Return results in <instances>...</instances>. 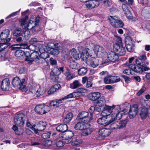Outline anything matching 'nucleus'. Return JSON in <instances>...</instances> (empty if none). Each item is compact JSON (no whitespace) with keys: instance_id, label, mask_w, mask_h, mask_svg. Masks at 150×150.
I'll use <instances>...</instances> for the list:
<instances>
[{"instance_id":"obj_35","label":"nucleus","mask_w":150,"mask_h":150,"mask_svg":"<svg viewBox=\"0 0 150 150\" xmlns=\"http://www.w3.org/2000/svg\"><path fill=\"white\" fill-rule=\"evenodd\" d=\"M126 112V110H123L117 112L113 113V114L116 120H119L121 118L123 114L125 115V112Z\"/></svg>"},{"instance_id":"obj_37","label":"nucleus","mask_w":150,"mask_h":150,"mask_svg":"<svg viewBox=\"0 0 150 150\" xmlns=\"http://www.w3.org/2000/svg\"><path fill=\"white\" fill-rule=\"evenodd\" d=\"M73 116V114L71 112L67 113L64 120V122L66 123H69L72 119Z\"/></svg>"},{"instance_id":"obj_63","label":"nucleus","mask_w":150,"mask_h":150,"mask_svg":"<svg viewBox=\"0 0 150 150\" xmlns=\"http://www.w3.org/2000/svg\"><path fill=\"white\" fill-rule=\"evenodd\" d=\"M18 46L19 48L21 49H28V46L26 43L21 44L18 45Z\"/></svg>"},{"instance_id":"obj_34","label":"nucleus","mask_w":150,"mask_h":150,"mask_svg":"<svg viewBox=\"0 0 150 150\" xmlns=\"http://www.w3.org/2000/svg\"><path fill=\"white\" fill-rule=\"evenodd\" d=\"M25 30V31L23 33H22L21 36L23 38V40H27L30 38V32L29 31L30 29H23Z\"/></svg>"},{"instance_id":"obj_23","label":"nucleus","mask_w":150,"mask_h":150,"mask_svg":"<svg viewBox=\"0 0 150 150\" xmlns=\"http://www.w3.org/2000/svg\"><path fill=\"white\" fill-rule=\"evenodd\" d=\"M10 83L8 79H4L2 81L1 87L2 90L4 91H7L9 88Z\"/></svg>"},{"instance_id":"obj_13","label":"nucleus","mask_w":150,"mask_h":150,"mask_svg":"<svg viewBox=\"0 0 150 150\" xmlns=\"http://www.w3.org/2000/svg\"><path fill=\"white\" fill-rule=\"evenodd\" d=\"M107 58L111 62H115L117 61L119 58L118 56L114 51L109 52L107 54Z\"/></svg>"},{"instance_id":"obj_33","label":"nucleus","mask_w":150,"mask_h":150,"mask_svg":"<svg viewBox=\"0 0 150 150\" xmlns=\"http://www.w3.org/2000/svg\"><path fill=\"white\" fill-rule=\"evenodd\" d=\"M106 101L103 96L99 98L96 102L97 105L100 107H103L105 105Z\"/></svg>"},{"instance_id":"obj_17","label":"nucleus","mask_w":150,"mask_h":150,"mask_svg":"<svg viewBox=\"0 0 150 150\" xmlns=\"http://www.w3.org/2000/svg\"><path fill=\"white\" fill-rule=\"evenodd\" d=\"M87 91L86 89L83 88H78L77 89L76 92H74L69 94L71 96H70L71 98H72L79 96V94L86 93Z\"/></svg>"},{"instance_id":"obj_29","label":"nucleus","mask_w":150,"mask_h":150,"mask_svg":"<svg viewBox=\"0 0 150 150\" xmlns=\"http://www.w3.org/2000/svg\"><path fill=\"white\" fill-rule=\"evenodd\" d=\"M69 54L71 58H73L76 60H79L80 58L79 54L77 53L76 50L74 48L70 51Z\"/></svg>"},{"instance_id":"obj_6","label":"nucleus","mask_w":150,"mask_h":150,"mask_svg":"<svg viewBox=\"0 0 150 150\" xmlns=\"http://www.w3.org/2000/svg\"><path fill=\"white\" fill-rule=\"evenodd\" d=\"M25 116L24 114L22 113L16 114L14 118V122L15 124L19 126H23L25 120Z\"/></svg>"},{"instance_id":"obj_43","label":"nucleus","mask_w":150,"mask_h":150,"mask_svg":"<svg viewBox=\"0 0 150 150\" xmlns=\"http://www.w3.org/2000/svg\"><path fill=\"white\" fill-rule=\"evenodd\" d=\"M88 71L87 69L85 67H82L79 69L78 71V74L79 75H84Z\"/></svg>"},{"instance_id":"obj_5","label":"nucleus","mask_w":150,"mask_h":150,"mask_svg":"<svg viewBox=\"0 0 150 150\" xmlns=\"http://www.w3.org/2000/svg\"><path fill=\"white\" fill-rule=\"evenodd\" d=\"M64 71V68L63 67H54L50 72V75L53 81L58 82L59 80V75L61 73H63Z\"/></svg>"},{"instance_id":"obj_30","label":"nucleus","mask_w":150,"mask_h":150,"mask_svg":"<svg viewBox=\"0 0 150 150\" xmlns=\"http://www.w3.org/2000/svg\"><path fill=\"white\" fill-rule=\"evenodd\" d=\"M122 8L125 14L126 15L127 18L129 19H132L133 17L131 15V12L127 8V6L125 4H123Z\"/></svg>"},{"instance_id":"obj_41","label":"nucleus","mask_w":150,"mask_h":150,"mask_svg":"<svg viewBox=\"0 0 150 150\" xmlns=\"http://www.w3.org/2000/svg\"><path fill=\"white\" fill-rule=\"evenodd\" d=\"M44 54H47V53H42L40 56L35 59V62L41 64L44 63L45 62V59L46 58V57H42Z\"/></svg>"},{"instance_id":"obj_21","label":"nucleus","mask_w":150,"mask_h":150,"mask_svg":"<svg viewBox=\"0 0 150 150\" xmlns=\"http://www.w3.org/2000/svg\"><path fill=\"white\" fill-rule=\"evenodd\" d=\"M10 34V31L8 29L3 31L1 33L0 36V39L3 40H6V42H8L11 40L10 38H7L8 37Z\"/></svg>"},{"instance_id":"obj_44","label":"nucleus","mask_w":150,"mask_h":150,"mask_svg":"<svg viewBox=\"0 0 150 150\" xmlns=\"http://www.w3.org/2000/svg\"><path fill=\"white\" fill-rule=\"evenodd\" d=\"M107 120H108V125L111 123H112L114 122L116 120H117L113 113H112L110 115Z\"/></svg>"},{"instance_id":"obj_4","label":"nucleus","mask_w":150,"mask_h":150,"mask_svg":"<svg viewBox=\"0 0 150 150\" xmlns=\"http://www.w3.org/2000/svg\"><path fill=\"white\" fill-rule=\"evenodd\" d=\"M93 53L92 51L90 52L91 56L92 58H96L98 56L99 57L102 56L105 53V50L103 47L98 45H96L93 49Z\"/></svg>"},{"instance_id":"obj_60","label":"nucleus","mask_w":150,"mask_h":150,"mask_svg":"<svg viewBox=\"0 0 150 150\" xmlns=\"http://www.w3.org/2000/svg\"><path fill=\"white\" fill-rule=\"evenodd\" d=\"M132 70L131 69H125L123 71V73L127 75H129L133 74Z\"/></svg>"},{"instance_id":"obj_36","label":"nucleus","mask_w":150,"mask_h":150,"mask_svg":"<svg viewBox=\"0 0 150 150\" xmlns=\"http://www.w3.org/2000/svg\"><path fill=\"white\" fill-rule=\"evenodd\" d=\"M88 48H87V49H86V51L83 52L81 54V57L83 61H86L88 59L89 55L91 56L90 54V53L89 54L88 53Z\"/></svg>"},{"instance_id":"obj_12","label":"nucleus","mask_w":150,"mask_h":150,"mask_svg":"<svg viewBox=\"0 0 150 150\" xmlns=\"http://www.w3.org/2000/svg\"><path fill=\"white\" fill-rule=\"evenodd\" d=\"M77 117L80 120L86 122L90 121L92 119V116L89 118L88 113L86 112H83L80 113L78 115Z\"/></svg>"},{"instance_id":"obj_2","label":"nucleus","mask_w":150,"mask_h":150,"mask_svg":"<svg viewBox=\"0 0 150 150\" xmlns=\"http://www.w3.org/2000/svg\"><path fill=\"white\" fill-rule=\"evenodd\" d=\"M108 19L110 25L115 28L122 27L124 25V23L118 17L116 16L109 17Z\"/></svg>"},{"instance_id":"obj_27","label":"nucleus","mask_w":150,"mask_h":150,"mask_svg":"<svg viewBox=\"0 0 150 150\" xmlns=\"http://www.w3.org/2000/svg\"><path fill=\"white\" fill-rule=\"evenodd\" d=\"M135 62L137 65L144 67L145 71L149 70V67L146 66L144 61L142 59L139 57L136 59Z\"/></svg>"},{"instance_id":"obj_9","label":"nucleus","mask_w":150,"mask_h":150,"mask_svg":"<svg viewBox=\"0 0 150 150\" xmlns=\"http://www.w3.org/2000/svg\"><path fill=\"white\" fill-rule=\"evenodd\" d=\"M61 45L60 43L54 44L53 43H51L49 45V47L51 49V54L55 56L57 55L59 53V50L61 49L60 46Z\"/></svg>"},{"instance_id":"obj_62","label":"nucleus","mask_w":150,"mask_h":150,"mask_svg":"<svg viewBox=\"0 0 150 150\" xmlns=\"http://www.w3.org/2000/svg\"><path fill=\"white\" fill-rule=\"evenodd\" d=\"M79 65L77 63L74 62L71 64L70 67L72 69H76L78 68Z\"/></svg>"},{"instance_id":"obj_10","label":"nucleus","mask_w":150,"mask_h":150,"mask_svg":"<svg viewBox=\"0 0 150 150\" xmlns=\"http://www.w3.org/2000/svg\"><path fill=\"white\" fill-rule=\"evenodd\" d=\"M73 135L74 134L72 131H66L63 134L61 138L62 140H65V143L68 144L71 142Z\"/></svg>"},{"instance_id":"obj_22","label":"nucleus","mask_w":150,"mask_h":150,"mask_svg":"<svg viewBox=\"0 0 150 150\" xmlns=\"http://www.w3.org/2000/svg\"><path fill=\"white\" fill-rule=\"evenodd\" d=\"M110 106H105L104 108V110L101 113V115L103 116L106 117L108 118L109 117L110 114L112 113V110Z\"/></svg>"},{"instance_id":"obj_26","label":"nucleus","mask_w":150,"mask_h":150,"mask_svg":"<svg viewBox=\"0 0 150 150\" xmlns=\"http://www.w3.org/2000/svg\"><path fill=\"white\" fill-rule=\"evenodd\" d=\"M88 124L84 122H78L75 126L74 128L76 130H83L86 129V127Z\"/></svg>"},{"instance_id":"obj_55","label":"nucleus","mask_w":150,"mask_h":150,"mask_svg":"<svg viewBox=\"0 0 150 150\" xmlns=\"http://www.w3.org/2000/svg\"><path fill=\"white\" fill-rule=\"evenodd\" d=\"M62 139H60L56 143V145L57 147H61L63 146L65 144V141L62 140Z\"/></svg>"},{"instance_id":"obj_32","label":"nucleus","mask_w":150,"mask_h":150,"mask_svg":"<svg viewBox=\"0 0 150 150\" xmlns=\"http://www.w3.org/2000/svg\"><path fill=\"white\" fill-rule=\"evenodd\" d=\"M108 119V118L106 117L103 116L98 119L97 122L99 124L103 125L104 126H106L108 125V120H107Z\"/></svg>"},{"instance_id":"obj_28","label":"nucleus","mask_w":150,"mask_h":150,"mask_svg":"<svg viewBox=\"0 0 150 150\" xmlns=\"http://www.w3.org/2000/svg\"><path fill=\"white\" fill-rule=\"evenodd\" d=\"M67 129V125L65 124H61L56 127L57 130L59 132H61L62 134L64 133Z\"/></svg>"},{"instance_id":"obj_1","label":"nucleus","mask_w":150,"mask_h":150,"mask_svg":"<svg viewBox=\"0 0 150 150\" xmlns=\"http://www.w3.org/2000/svg\"><path fill=\"white\" fill-rule=\"evenodd\" d=\"M39 17L32 16L30 21L28 20V17L26 16L25 18L21 19L19 22L21 26L23 29H30L35 33L38 32L40 30L38 24L39 22Z\"/></svg>"},{"instance_id":"obj_15","label":"nucleus","mask_w":150,"mask_h":150,"mask_svg":"<svg viewBox=\"0 0 150 150\" xmlns=\"http://www.w3.org/2000/svg\"><path fill=\"white\" fill-rule=\"evenodd\" d=\"M113 129H112L110 127L106 128H102L100 129L98 131V133L99 135L104 137L109 136L112 131Z\"/></svg>"},{"instance_id":"obj_25","label":"nucleus","mask_w":150,"mask_h":150,"mask_svg":"<svg viewBox=\"0 0 150 150\" xmlns=\"http://www.w3.org/2000/svg\"><path fill=\"white\" fill-rule=\"evenodd\" d=\"M46 124L45 122L43 121H40L39 123L35 125H34V127H36V130L38 131H41L44 130L46 127Z\"/></svg>"},{"instance_id":"obj_48","label":"nucleus","mask_w":150,"mask_h":150,"mask_svg":"<svg viewBox=\"0 0 150 150\" xmlns=\"http://www.w3.org/2000/svg\"><path fill=\"white\" fill-rule=\"evenodd\" d=\"M8 42L0 43V51H2L10 45V44Z\"/></svg>"},{"instance_id":"obj_8","label":"nucleus","mask_w":150,"mask_h":150,"mask_svg":"<svg viewBox=\"0 0 150 150\" xmlns=\"http://www.w3.org/2000/svg\"><path fill=\"white\" fill-rule=\"evenodd\" d=\"M113 50L117 54L120 56L124 55L126 53V50L125 47L117 43L113 45Z\"/></svg>"},{"instance_id":"obj_64","label":"nucleus","mask_w":150,"mask_h":150,"mask_svg":"<svg viewBox=\"0 0 150 150\" xmlns=\"http://www.w3.org/2000/svg\"><path fill=\"white\" fill-rule=\"evenodd\" d=\"M146 88L145 87H142L139 91L137 93V95L138 96L140 95L145 90Z\"/></svg>"},{"instance_id":"obj_14","label":"nucleus","mask_w":150,"mask_h":150,"mask_svg":"<svg viewBox=\"0 0 150 150\" xmlns=\"http://www.w3.org/2000/svg\"><path fill=\"white\" fill-rule=\"evenodd\" d=\"M99 4V1L97 0H88L85 5L87 8L92 9L98 6Z\"/></svg>"},{"instance_id":"obj_58","label":"nucleus","mask_w":150,"mask_h":150,"mask_svg":"<svg viewBox=\"0 0 150 150\" xmlns=\"http://www.w3.org/2000/svg\"><path fill=\"white\" fill-rule=\"evenodd\" d=\"M140 135L137 134L136 135H134L132 137V138H133L132 141L134 142H137L139 143L140 141Z\"/></svg>"},{"instance_id":"obj_61","label":"nucleus","mask_w":150,"mask_h":150,"mask_svg":"<svg viewBox=\"0 0 150 150\" xmlns=\"http://www.w3.org/2000/svg\"><path fill=\"white\" fill-rule=\"evenodd\" d=\"M50 135L51 133L50 132H47L42 134L41 136L43 139H47L50 137Z\"/></svg>"},{"instance_id":"obj_51","label":"nucleus","mask_w":150,"mask_h":150,"mask_svg":"<svg viewBox=\"0 0 150 150\" xmlns=\"http://www.w3.org/2000/svg\"><path fill=\"white\" fill-rule=\"evenodd\" d=\"M112 83L117 82L120 81V79L118 76L111 75Z\"/></svg>"},{"instance_id":"obj_46","label":"nucleus","mask_w":150,"mask_h":150,"mask_svg":"<svg viewBox=\"0 0 150 150\" xmlns=\"http://www.w3.org/2000/svg\"><path fill=\"white\" fill-rule=\"evenodd\" d=\"M93 131V129L91 128H87L86 127V129H84L83 132V135L86 136L90 134Z\"/></svg>"},{"instance_id":"obj_40","label":"nucleus","mask_w":150,"mask_h":150,"mask_svg":"<svg viewBox=\"0 0 150 150\" xmlns=\"http://www.w3.org/2000/svg\"><path fill=\"white\" fill-rule=\"evenodd\" d=\"M71 96L69 94L67 95L64 96L61 99H56L59 107L61 105V104L63 102L64 100H66L69 98H71Z\"/></svg>"},{"instance_id":"obj_52","label":"nucleus","mask_w":150,"mask_h":150,"mask_svg":"<svg viewBox=\"0 0 150 150\" xmlns=\"http://www.w3.org/2000/svg\"><path fill=\"white\" fill-rule=\"evenodd\" d=\"M66 76V79L67 80H70L73 79L74 76L72 74L70 73L69 71H67L64 73Z\"/></svg>"},{"instance_id":"obj_16","label":"nucleus","mask_w":150,"mask_h":150,"mask_svg":"<svg viewBox=\"0 0 150 150\" xmlns=\"http://www.w3.org/2000/svg\"><path fill=\"white\" fill-rule=\"evenodd\" d=\"M138 111V106L137 105H134L130 108L129 114V117L133 118L136 115Z\"/></svg>"},{"instance_id":"obj_11","label":"nucleus","mask_w":150,"mask_h":150,"mask_svg":"<svg viewBox=\"0 0 150 150\" xmlns=\"http://www.w3.org/2000/svg\"><path fill=\"white\" fill-rule=\"evenodd\" d=\"M133 42L130 37L126 38L125 39V42L126 47L128 52H133L134 50L135 45L134 44Z\"/></svg>"},{"instance_id":"obj_42","label":"nucleus","mask_w":150,"mask_h":150,"mask_svg":"<svg viewBox=\"0 0 150 150\" xmlns=\"http://www.w3.org/2000/svg\"><path fill=\"white\" fill-rule=\"evenodd\" d=\"M84 43H83L82 42H80L79 43H78L77 45V48L78 49V50L80 52H84L85 51H86V49L87 48H85L83 46L84 45Z\"/></svg>"},{"instance_id":"obj_57","label":"nucleus","mask_w":150,"mask_h":150,"mask_svg":"<svg viewBox=\"0 0 150 150\" xmlns=\"http://www.w3.org/2000/svg\"><path fill=\"white\" fill-rule=\"evenodd\" d=\"M50 106H52L54 108H57L59 107L56 99L51 101L50 103Z\"/></svg>"},{"instance_id":"obj_38","label":"nucleus","mask_w":150,"mask_h":150,"mask_svg":"<svg viewBox=\"0 0 150 150\" xmlns=\"http://www.w3.org/2000/svg\"><path fill=\"white\" fill-rule=\"evenodd\" d=\"M24 54V52L21 50H16L15 52V55L19 59H21Z\"/></svg>"},{"instance_id":"obj_54","label":"nucleus","mask_w":150,"mask_h":150,"mask_svg":"<svg viewBox=\"0 0 150 150\" xmlns=\"http://www.w3.org/2000/svg\"><path fill=\"white\" fill-rule=\"evenodd\" d=\"M44 93V91L43 89L40 87V88L37 90L35 94L36 96L39 97L42 95Z\"/></svg>"},{"instance_id":"obj_53","label":"nucleus","mask_w":150,"mask_h":150,"mask_svg":"<svg viewBox=\"0 0 150 150\" xmlns=\"http://www.w3.org/2000/svg\"><path fill=\"white\" fill-rule=\"evenodd\" d=\"M22 29L21 28H17L14 32L13 34L15 36H21Z\"/></svg>"},{"instance_id":"obj_19","label":"nucleus","mask_w":150,"mask_h":150,"mask_svg":"<svg viewBox=\"0 0 150 150\" xmlns=\"http://www.w3.org/2000/svg\"><path fill=\"white\" fill-rule=\"evenodd\" d=\"M101 95V93L98 92H93L89 94L88 97L90 100L96 101L98 100Z\"/></svg>"},{"instance_id":"obj_20","label":"nucleus","mask_w":150,"mask_h":150,"mask_svg":"<svg viewBox=\"0 0 150 150\" xmlns=\"http://www.w3.org/2000/svg\"><path fill=\"white\" fill-rule=\"evenodd\" d=\"M40 56L39 54L37 52H33L31 53L30 56V58L28 57L26 59V61H27L28 63L31 64L34 61Z\"/></svg>"},{"instance_id":"obj_45","label":"nucleus","mask_w":150,"mask_h":150,"mask_svg":"<svg viewBox=\"0 0 150 150\" xmlns=\"http://www.w3.org/2000/svg\"><path fill=\"white\" fill-rule=\"evenodd\" d=\"M99 63V60L98 59H96L91 61L90 64L93 67L95 68L98 66Z\"/></svg>"},{"instance_id":"obj_56","label":"nucleus","mask_w":150,"mask_h":150,"mask_svg":"<svg viewBox=\"0 0 150 150\" xmlns=\"http://www.w3.org/2000/svg\"><path fill=\"white\" fill-rule=\"evenodd\" d=\"M26 125L27 127H30L31 129L33 131L34 133L36 134H37L38 132L37 130L36 129V128L35 127L33 126L32 125H31V124L29 122H27L26 123Z\"/></svg>"},{"instance_id":"obj_50","label":"nucleus","mask_w":150,"mask_h":150,"mask_svg":"<svg viewBox=\"0 0 150 150\" xmlns=\"http://www.w3.org/2000/svg\"><path fill=\"white\" fill-rule=\"evenodd\" d=\"M71 144L73 145H77L81 143V141L78 139H75L73 138L72 140Z\"/></svg>"},{"instance_id":"obj_49","label":"nucleus","mask_w":150,"mask_h":150,"mask_svg":"<svg viewBox=\"0 0 150 150\" xmlns=\"http://www.w3.org/2000/svg\"><path fill=\"white\" fill-rule=\"evenodd\" d=\"M104 82L106 84L112 83L111 75L105 77L103 79Z\"/></svg>"},{"instance_id":"obj_18","label":"nucleus","mask_w":150,"mask_h":150,"mask_svg":"<svg viewBox=\"0 0 150 150\" xmlns=\"http://www.w3.org/2000/svg\"><path fill=\"white\" fill-rule=\"evenodd\" d=\"M127 124L126 121L123 120L120 121L118 124H116L115 123H112L110 125V127L114 129L116 128L121 129L125 127Z\"/></svg>"},{"instance_id":"obj_31","label":"nucleus","mask_w":150,"mask_h":150,"mask_svg":"<svg viewBox=\"0 0 150 150\" xmlns=\"http://www.w3.org/2000/svg\"><path fill=\"white\" fill-rule=\"evenodd\" d=\"M140 115L142 119H145L148 115V111L147 110L143 107H142L140 109Z\"/></svg>"},{"instance_id":"obj_7","label":"nucleus","mask_w":150,"mask_h":150,"mask_svg":"<svg viewBox=\"0 0 150 150\" xmlns=\"http://www.w3.org/2000/svg\"><path fill=\"white\" fill-rule=\"evenodd\" d=\"M50 109V106L47 105L39 104L37 105L35 108L36 112L39 115H43L48 112Z\"/></svg>"},{"instance_id":"obj_59","label":"nucleus","mask_w":150,"mask_h":150,"mask_svg":"<svg viewBox=\"0 0 150 150\" xmlns=\"http://www.w3.org/2000/svg\"><path fill=\"white\" fill-rule=\"evenodd\" d=\"M134 59V57L130 58L129 59V63L127 64V66L130 69V67L133 66L135 64H133V62Z\"/></svg>"},{"instance_id":"obj_3","label":"nucleus","mask_w":150,"mask_h":150,"mask_svg":"<svg viewBox=\"0 0 150 150\" xmlns=\"http://www.w3.org/2000/svg\"><path fill=\"white\" fill-rule=\"evenodd\" d=\"M25 81V79H23L21 81L18 77H16L13 79L12 83L14 87H18L20 90L26 92L27 90L25 86L23 85Z\"/></svg>"},{"instance_id":"obj_39","label":"nucleus","mask_w":150,"mask_h":150,"mask_svg":"<svg viewBox=\"0 0 150 150\" xmlns=\"http://www.w3.org/2000/svg\"><path fill=\"white\" fill-rule=\"evenodd\" d=\"M80 85L79 81L78 80H76L70 84V88L72 89H76L80 86Z\"/></svg>"},{"instance_id":"obj_47","label":"nucleus","mask_w":150,"mask_h":150,"mask_svg":"<svg viewBox=\"0 0 150 150\" xmlns=\"http://www.w3.org/2000/svg\"><path fill=\"white\" fill-rule=\"evenodd\" d=\"M112 108H111L112 112L113 113V112L115 111V112H119L120 110V107L119 105H115L110 106Z\"/></svg>"},{"instance_id":"obj_24","label":"nucleus","mask_w":150,"mask_h":150,"mask_svg":"<svg viewBox=\"0 0 150 150\" xmlns=\"http://www.w3.org/2000/svg\"><path fill=\"white\" fill-rule=\"evenodd\" d=\"M130 69L135 72L139 73H142L144 71H145L144 70V67H142V66L137 65H134L132 66V67H130Z\"/></svg>"}]
</instances>
